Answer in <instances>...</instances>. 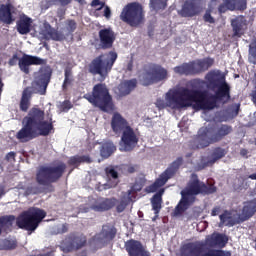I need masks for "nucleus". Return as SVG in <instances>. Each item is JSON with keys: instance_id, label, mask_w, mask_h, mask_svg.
Returning a JSON list of instances; mask_svg holds the SVG:
<instances>
[{"instance_id": "0eeeda50", "label": "nucleus", "mask_w": 256, "mask_h": 256, "mask_svg": "<svg viewBox=\"0 0 256 256\" xmlns=\"http://www.w3.org/2000/svg\"><path fill=\"white\" fill-rule=\"evenodd\" d=\"M229 133H231L229 126H222L217 134H215L213 129L201 128L198 132V147H208V145L219 141L221 137H225V135H229Z\"/></svg>"}, {"instance_id": "1a4fd4ad", "label": "nucleus", "mask_w": 256, "mask_h": 256, "mask_svg": "<svg viewBox=\"0 0 256 256\" xmlns=\"http://www.w3.org/2000/svg\"><path fill=\"white\" fill-rule=\"evenodd\" d=\"M167 70L161 66H152L139 75L141 85L148 86L167 79Z\"/></svg>"}, {"instance_id": "c756f323", "label": "nucleus", "mask_w": 256, "mask_h": 256, "mask_svg": "<svg viewBox=\"0 0 256 256\" xmlns=\"http://www.w3.org/2000/svg\"><path fill=\"white\" fill-rule=\"evenodd\" d=\"M136 85H137L136 80L122 82L118 87V89L120 91V95H129L131 93V91H133V89H135Z\"/></svg>"}, {"instance_id": "4c0bfd02", "label": "nucleus", "mask_w": 256, "mask_h": 256, "mask_svg": "<svg viewBox=\"0 0 256 256\" xmlns=\"http://www.w3.org/2000/svg\"><path fill=\"white\" fill-rule=\"evenodd\" d=\"M150 5L155 11L165 9L167 7V0H150Z\"/></svg>"}, {"instance_id": "f704fd0d", "label": "nucleus", "mask_w": 256, "mask_h": 256, "mask_svg": "<svg viewBox=\"0 0 256 256\" xmlns=\"http://www.w3.org/2000/svg\"><path fill=\"white\" fill-rule=\"evenodd\" d=\"M13 221H15V216L0 218V233L2 229H4V231H7V229L11 228L13 226Z\"/></svg>"}, {"instance_id": "052dcab7", "label": "nucleus", "mask_w": 256, "mask_h": 256, "mask_svg": "<svg viewBox=\"0 0 256 256\" xmlns=\"http://www.w3.org/2000/svg\"><path fill=\"white\" fill-rule=\"evenodd\" d=\"M250 179H255L256 180V173L250 175Z\"/></svg>"}, {"instance_id": "bf43d9fd", "label": "nucleus", "mask_w": 256, "mask_h": 256, "mask_svg": "<svg viewBox=\"0 0 256 256\" xmlns=\"http://www.w3.org/2000/svg\"><path fill=\"white\" fill-rule=\"evenodd\" d=\"M240 155H242V157H245V155H247V150H241Z\"/></svg>"}, {"instance_id": "aec40b11", "label": "nucleus", "mask_w": 256, "mask_h": 256, "mask_svg": "<svg viewBox=\"0 0 256 256\" xmlns=\"http://www.w3.org/2000/svg\"><path fill=\"white\" fill-rule=\"evenodd\" d=\"M256 212V199L244 203L242 212L239 215L240 221H247L249 217H253Z\"/></svg>"}, {"instance_id": "49530a36", "label": "nucleus", "mask_w": 256, "mask_h": 256, "mask_svg": "<svg viewBox=\"0 0 256 256\" xmlns=\"http://www.w3.org/2000/svg\"><path fill=\"white\" fill-rule=\"evenodd\" d=\"M225 156V150L223 149H217L214 153V157H216V159H221V157Z\"/></svg>"}, {"instance_id": "423d86ee", "label": "nucleus", "mask_w": 256, "mask_h": 256, "mask_svg": "<svg viewBox=\"0 0 256 256\" xmlns=\"http://www.w3.org/2000/svg\"><path fill=\"white\" fill-rule=\"evenodd\" d=\"M47 213L39 208H31L30 210L22 213L16 223L20 229L26 231H35L39 227V223L45 219Z\"/></svg>"}, {"instance_id": "69168bd1", "label": "nucleus", "mask_w": 256, "mask_h": 256, "mask_svg": "<svg viewBox=\"0 0 256 256\" xmlns=\"http://www.w3.org/2000/svg\"><path fill=\"white\" fill-rule=\"evenodd\" d=\"M42 256H51V253H48V254H45V255H42Z\"/></svg>"}, {"instance_id": "09e8293b", "label": "nucleus", "mask_w": 256, "mask_h": 256, "mask_svg": "<svg viewBox=\"0 0 256 256\" xmlns=\"http://www.w3.org/2000/svg\"><path fill=\"white\" fill-rule=\"evenodd\" d=\"M67 29L68 31H73L74 29H76L75 21L73 20L68 21Z\"/></svg>"}, {"instance_id": "a19ab883", "label": "nucleus", "mask_w": 256, "mask_h": 256, "mask_svg": "<svg viewBox=\"0 0 256 256\" xmlns=\"http://www.w3.org/2000/svg\"><path fill=\"white\" fill-rule=\"evenodd\" d=\"M16 245L15 239L4 240L0 244V249H15Z\"/></svg>"}, {"instance_id": "bb28decb", "label": "nucleus", "mask_w": 256, "mask_h": 256, "mask_svg": "<svg viewBox=\"0 0 256 256\" xmlns=\"http://www.w3.org/2000/svg\"><path fill=\"white\" fill-rule=\"evenodd\" d=\"M125 247L130 256H139L143 246L139 241L130 240L125 243Z\"/></svg>"}, {"instance_id": "79ce46f5", "label": "nucleus", "mask_w": 256, "mask_h": 256, "mask_svg": "<svg viewBox=\"0 0 256 256\" xmlns=\"http://www.w3.org/2000/svg\"><path fill=\"white\" fill-rule=\"evenodd\" d=\"M72 81H73V76L71 74V70H65V79H64L63 88L65 89L67 85H71Z\"/></svg>"}, {"instance_id": "de8ad7c7", "label": "nucleus", "mask_w": 256, "mask_h": 256, "mask_svg": "<svg viewBox=\"0 0 256 256\" xmlns=\"http://www.w3.org/2000/svg\"><path fill=\"white\" fill-rule=\"evenodd\" d=\"M142 188H143V185H141V184H135V185L132 187V190H131V191H128V193H130V197H131V193H133V191H141Z\"/></svg>"}, {"instance_id": "338daca9", "label": "nucleus", "mask_w": 256, "mask_h": 256, "mask_svg": "<svg viewBox=\"0 0 256 256\" xmlns=\"http://www.w3.org/2000/svg\"><path fill=\"white\" fill-rule=\"evenodd\" d=\"M128 69L131 70V63L128 65Z\"/></svg>"}, {"instance_id": "f257e3e1", "label": "nucleus", "mask_w": 256, "mask_h": 256, "mask_svg": "<svg viewBox=\"0 0 256 256\" xmlns=\"http://www.w3.org/2000/svg\"><path fill=\"white\" fill-rule=\"evenodd\" d=\"M206 81L208 89L214 91V97L205 98V95L195 88H173L165 94V100L158 99L156 101V107L158 109H167L169 107L175 110L192 107L193 109L207 111L214 109L217 106V101H221V103L229 101V85L225 82V77L221 76V72L208 73Z\"/></svg>"}, {"instance_id": "4be33fe9", "label": "nucleus", "mask_w": 256, "mask_h": 256, "mask_svg": "<svg viewBox=\"0 0 256 256\" xmlns=\"http://www.w3.org/2000/svg\"><path fill=\"white\" fill-rule=\"evenodd\" d=\"M171 175V169L166 170L164 173L160 175V177L152 184L150 187L147 188L148 193H155V191H159L160 187H163L169 180Z\"/></svg>"}, {"instance_id": "b1692460", "label": "nucleus", "mask_w": 256, "mask_h": 256, "mask_svg": "<svg viewBox=\"0 0 256 256\" xmlns=\"http://www.w3.org/2000/svg\"><path fill=\"white\" fill-rule=\"evenodd\" d=\"M11 9H13V6H11V4H5L0 6V21L2 23H6V25H11V23H13Z\"/></svg>"}, {"instance_id": "4468645a", "label": "nucleus", "mask_w": 256, "mask_h": 256, "mask_svg": "<svg viewBox=\"0 0 256 256\" xmlns=\"http://www.w3.org/2000/svg\"><path fill=\"white\" fill-rule=\"evenodd\" d=\"M38 37L39 39H52L53 41H63L65 39L61 32L55 31L47 22H44L40 26L38 30Z\"/></svg>"}, {"instance_id": "412c9836", "label": "nucleus", "mask_w": 256, "mask_h": 256, "mask_svg": "<svg viewBox=\"0 0 256 256\" xmlns=\"http://www.w3.org/2000/svg\"><path fill=\"white\" fill-rule=\"evenodd\" d=\"M232 29L236 37H241L247 29V20L243 16H238L232 20Z\"/></svg>"}, {"instance_id": "e433bc0d", "label": "nucleus", "mask_w": 256, "mask_h": 256, "mask_svg": "<svg viewBox=\"0 0 256 256\" xmlns=\"http://www.w3.org/2000/svg\"><path fill=\"white\" fill-rule=\"evenodd\" d=\"M79 163H91V158L88 156H74L70 159V165L77 167Z\"/></svg>"}, {"instance_id": "4d7b16f0", "label": "nucleus", "mask_w": 256, "mask_h": 256, "mask_svg": "<svg viewBox=\"0 0 256 256\" xmlns=\"http://www.w3.org/2000/svg\"><path fill=\"white\" fill-rule=\"evenodd\" d=\"M212 215H213V217H215L216 215H219V208H214L212 210Z\"/></svg>"}, {"instance_id": "680f3d73", "label": "nucleus", "mask_w": 256, "mask_h": 256, "mask_svg": "<svg viewBox=\"0 0 256 256\" xmlns=\"http://www.w3.org/2000/svg\"><path fill=\"white\" fill-rule=\"evenodd\" d=\"M1 89H3V83H1L0 81V93H1Z\"/></svg>"}, {"instance_id": "a211bd4d", "label": "nucleus", "mask_w": 256, "mask_h": 256, "mask_svg": "<svg viewBox=\"0 0 256 256\" xmlns=\"http://www.w3.org/2000/svg\"><path fill=\"white\" fill-rule=\"evenodd\" d=\"M115 205V199L109 200V199H92L90 200V207L94 211H107L111 209Z\"/></svg>"}, {"instance_id": "cd10ccee", "label": "nucleus", "mask_w": 256, "mask_h": 256, "mask_svg": "<svg viewBox=\"0 0 256 256\" xmlns=\"http://www.w3.org/2000/svg\"><path fill=\"white\" fill-rule=\"evenodd\" d=\"M197 13H199V8H197L195 4L189 3V0H187L180 12V15H182V17H193L194 15H197Z\"/></svg>"}, {"instance_id": "f3484780", "label": "nucleus", "mask_w": 256, "mask_h": 256, "mask_svg": "<svg viewBox=\"0 0 256 256\" xmlns=\"http://www.w3.org/2000/svg\"><path fill=\"white\" fill-rule=\"evenodd\" d=\"M100 43L104 49H109L113 47V42L115 41V33L110 28H105L99 32Z\"/></svg>"}, {"instance_id": "58836bf2", "label": "nucleus", "mask_w": 256, "mask_h": 256, "mask_svg": "<svg viewBox=\"0 0 256 256\" xmlns=\"http://www.w3.org/2000/svg\"><path fill=\"white\" fill-rule=\"evenodd\" d=\"M249 61L256 64V39L250 44L249 48Z\"/></svg>"}, {"instance_id": "13d9d810", "label": "nucleus", "mask_w": 256, "mask_h": 256, "mask_svg": "<svg viewBox=\"0 0 256 256\" xmlns=\"http://www.w3.org/2000/svg\"><path fill=\"white\" fill-rule=\"evenodd\" d=\"M65 231H67V226L62 225V230H60L59 233H65Z\"/></svg>"}, {"instance_id": "2eb2a0df", "label": "nucleus", "mask_w": 256, "mask_h": 256, "mask_svg": "<svg viewBox=\"0 0 256 256\" xmlns=\"http://www.w3.org/2000/svg\"><path fill=\"white\" fill-rule=\"evenodd\" d=\"M129 122L121 114L114 113L111 119V129L116 135H121L126 129H129Z\"/></svg>"}, {"instance_id": "f8f14e48", "label": "nucleus", "mask_w": 256, "mask_h": 256, "mask_svg": "<svg viewBox=\"0 0 256 256\" xmlns=\"http://www.w3.org/2000/svg\"><path fill=\"white\" fill-rule=\"evenodd\" d=\"M139 143V136L137 132L133 128H126L124 132H122L121 140L119 142L120 151H132L137 147Z\"/></svg>"}, {"instance_id": "9b49d317", "label": "nucleus", "mask_w": 256, "mask_h": 256, "mask_svg": "<svg viewBox=\"0 0 256 256\" xmlns=\"http://www.w3.org/2000/svg\"><path fill=\"white\" fill-rule=\"evenodd\" d=\"M213 65V59L206 58L204 60H197L191 64H182L181 66H177L174 68L175 73L178 75H189L194 71H205V69H209Z\"/></svg>"}, {"instance_id": "c03bdc74", "label": "nucleus", "mask_w": 256, "mask_h": 256, "mask_svg": "<svg viewBox=\"0 0 256 256\" xmlns=\"http://www.w3.org/2000/svg\"><path fill=\"white\" fill-rule=\"evenodd\" d=\"M236 9L239 11L247 9V2L245 0H236Z\"/></svg>"}, {"instance_id": "603ef678", "label": "nucleus", "mask_w": 256, "mask_h": 256, "mask_svg": "<svg viewBox=\"0 0 256 256\" xmlns=\"http://www.w3.org/2000/svg\"><path fill=\"white\" fill-rule=\"evenodd\" d=\"M71 109V102H64L63 111H69Z\"/></svg>"}, {"instance_id": "393cba45", "label": "nucleus", "mask_w": 256, "mask_h": 256, "mask_svg": "<svg viewBox=\"0 0 256 256\" xmlns=\"http://www.w3.org/2000/svg\"><path fill=\"white\" fill-rule=\"evenodd\" d=\"M231 256V252L229 251H223V250H199L194 249L192 252H190V256Z\"/></svg>"}, {"instance_id": "c9c22d12", "label": "nucleus", "mask_w": 256, "mask_h": 256, "mask_svg": "<svg viewBox=\"0 0 256 256\" xmlns=\"http://www.w3.org/2000/svg\"><path fill=\"white\" fill-rule=\"evenodd\" d=\"M131 201H133V198L131 196V192H129L126 195L123 196L122 202H120L117 205V212L118 213H123V211H125V208L127 207V204L131 203Z\"/></svg>"}, {"instance_id": "5fc2aeb1", "label": "nucleus", "mask_w": 256, "mask_h": 256, "mask_svg": "<svg viewBox=\"0 0 256 256\" xmlns=\"http://www.w3.org/2000/svg\"><path fill=\"white\" fill-rule=\"evenodd\" d=\"M182 163L181 159L176 160L173 164L172 167H174V169H177V167L180 166V164Z\"/></svg>"}, {"instance_id": "a18cd8bd", "label": "nucleus", "mask_w": 256, "mask_h": 256, "mask_svg": "<svg viewBox=\"0 0 256 256\" xmlns=\"http://www.w3.org/2000/svg\"><path fill=\"white\" fill-rule=\"evenodd\" d=\"M92 7L96 9V11H100V9H103V2H100L99 0L92 1Z\"/></svg>"}, {"instance_id": "dca6fc26", "label": "nucleus", "mask_w": 256, "mask_h": 256, "mask_svg": "<svg viewBox=\"0 0 256 256\" xmlns=\"http://www.w3.org/2000/svg\"><path fill=\"white\" fill-rule=\"evenodd\" d=\"M43 63H45V60L37 56L24 55L19 59V67L24 73H29L30 65H43Z\"/></svg>"}, {"instance_id": "864d4df0", "label": "nucleus", "mask_w": 256, "mask_h": 256, "mask_svg": "<svg viewBox=\"0 0 256 256\" xmlns=\"http://www.w3.org/2000/svg\"><path fill=\"white\" fill-rule=\"evenodd\" d=\"M9 65H17V56H13L12 59H10Z\"/></svg>"}, {"instance_id": "39448f33", "label": "nucleus", "mask_w": 256, "mask_h": 256, "mask_svg": "<svg viewBox=\"0 0 256 256\" xmlns=\"http://www.w3.org/2000/svg\"><path fill=\"white\" fill-rule=\"evenodd\" d=\"M115 61H117L116 52L100 55L91 62L89 71L93 73V75H100L101 79H105V77L109 75V71L113 69Z\"/></svg>"}, {"instance_id": "f03ea898", "label": "nucleus", "mask_w": 256, "mask_h": 256, "mask_svg": "<svg viewBox=\"0 0 256 256\" xmlns=\"http://www.w3.org/2000/svg\"><path fill=\"white\" fill-rule=\"evenodd\" d=\"M45 112L39 108H32L22 120V129L17 133V139L22 142L31 141L39 135H49L53 124L51 120L44 121Z\"/></svg>"}, {"instance_id": "ddd939ff", "label": "nucleus", "mask_w": 256, "mask_h": 256, "mask_svg": "<svg viewBox=\"0 0 256 256\" xmlns=\"http://www.w3.org/2000/svg\"><path fill=\"white\" fill-rule=\"evenodd\" d=\"M49 79H51V68L46 67L40 70L39 74L36 76V81L33 83L34 89L40 95H45L47 85H49Z\"/></svg>"}, {"instance_id": "6ab92c4d", "label": "nucleus", "mask_w": 256, "mask_h": 256, "mask_svg": "<svg viewBox=\"0 0 256 256\" xmlns=\"http://www.w3.org/2000/svg\"><path fill=\"white\" fill-rule=\"evenodd\" d=\"M229 239L223 234L214 233L206 238V247H225Z\"/></svg>"}, {"instance_id": "2f4dec72", "label": "nucleus", "mask_w": 256, "mask_h": 256, "mask_svg": "<svg viewBox=\"0 0 256 256\" xmlns=\"http://www.w3.org/2000/svg\"><path fill=\"white\" fill-rule=\"evenodd\" d=\"M31 99V88L24 90L22 94V99L20 102L21 111H27L29 109V100Z\"/></svg>"}, {"instance_id": "9d476101", "label": "nucleus", "mask_w": 256, "mask_h": 256, "mask_svg": "<svg viewBox=\"0 0 256 256\" xmlns=\"http://www.w3.org/2000/svg\"><path fill=\"white\" fill-rule=\"evenodd\" d=\"M63 171H65V164L60 163L54 167H43L40 168L37 173V181L38 183H53V181H57L59 177L63 175Z\"/></svg>"}, {"instance_id": "3c124183", "label": "nucleus", "mask_w": 256, "mask_h": 256, "mask_svg": "<svg viewBox=\"0 0 256 256\" xmlns=\"http://www.w3.org/2000/svg\"><path fill=\"white\" fill-rule=\"evenodd\" d=\"M104 16L106 17V19H109V17H111V9H109V7H105L104 8Z\"/></svg>"}, {"instance_id": "e2e57ef3", "label": "nucleus", "mask_w": 256, "mask_h": 256, "mask_svg": "<svg viewBox=\"0 0 256 256\" xmlns=\"http://www.w3.org/2000/svg\"><path fill=\"white\" fill-rule=\"evenodd\" d=\"M3 195V189L0 188V197Z\"/></svg>"}, {"instance_id": "37998d69", "label": "nucleus", "mask_w": 256, "mask_h": 256, "mask_svg": "<svg viewBox=\"0 0 256 256\" xmlns=\"http://www.w3.org/2000/svg\"><path fill=\"white\" fill-rule=\"evenodd\" d=\"M101 237H104V238H101L100 241L104 242V243H107V241H111V239H113L115 237V233L113 232H108L105 234V232H103L101 234Z\"/></svg>"}, {"instance_id": "20e7f679", "label": "nucleus", "mask_w": 256, "mask_h": 256, "mask_svg": "<svg viewBox=\"0 0 256 256\" xmlns=\"http://www.w3.org/2000/svg\"><path fill=\"white\" fill-rule=\"evenodd\" d=\"M84 99H87L91 105L98 107L101 111L105 113H113L115 111V106L111 100V95L105 84L95 85L93 88L92 95L85 94Z\"/></svg>"}, {"instance_id": "6e6552de", "label": "nucleus", "mask_w": 256, "mask_h": 256, "mask_svg": "<svg viewBox=\"0 0 256 256\" xmlns=\"http://www.w3.org/2000/svg\"><path fill=\"white\" fill-rule=\"evenodd\" d=\"M120 19L131 27H137L143 21V7L139 3L128 4L123 9Z\"/></svg>"}, {"instance_id": "473e14b6", "label": "nucleus", "mask_w": 256, "mask_h": 256, "mask_svg": "<svg viewBox=\"0 0 256 256\" xmlns=\"http://www.w3.org/2000/svg\"><path fill=\"white\" fill-rule=\"evenodd\" d=\"M114 151H115V145L113 144V142H106L102 145V148L100 150V155L105 158L111 157Z\"/></svg>"}, {"instance_id": "7ed1b4c3", "label": "nucleus", "mask_w": 256, "mask_h": 256, "mask_svg": "<svg viewBox=\"0 0 256 256\" xmlns=\"http://www.w3.org/2000/svg\"><path fill=\"white\" fill-rule=\"evenodd\" d=\"M199 193H215V188L207 191V186L203 182H199L197 175L193 174L188 186L181 192L182 199L174 210V216L179 217L181 213L187 211L189 205L195 201V195H199Z\"/></svg>"}, {"instance_id": "a878e982", "label": "nucleus", "mask_w": 256, "mask_h": 256, "mask_svg": "<svg viewBox=\"0 0 256 256\" xmlns=\"http://www.w3.org/2000/svg\"><path fill=\"white\" fill-rule=\"evenodd\" d=\"M31 23H33L31 18L27 16L20 17V20L17 23V30L20 35H27V33L31 31Z\"/></svg>"}, {"instance_id": "72a5a7b5", "label": "nucleus", "mask_w": 256, "mask_h": 256, "mask_svg": "<svg viewBox=\"0 0 256 256\" xmlns=\"http://www.w3.org/2000/svg\"><path fill=\"white\" fill-rule=\"evenodd\" d=\"M237 9V0H223V4L219 7L220 13L225 11H235Z\"/></svg>"}, {"instance_id": "c85d7f7f", "label": "nucleus", "mask_w": 256, "mask_h": 256, "mask_svg": "<svg viewBox=\"0 0 256 256\" xmlns=\"http://www.w3.org/2000/svg\"><path fill=\"white\" fill-rule=\"evenodd\" d=\"M107 176L109 181L106 184H102V189H111V187H117V183H119V175L117 174V172L111 169L109 170Z\"/></svg>"}, {"instance_id": "0e129e2a", "label": "nucleus", "mask_w": 256, "mask_h": 256, "mask_svg": "<svg viewBox=\"0 0 256 256\" xmlns=\"http://www.w3.org/2000/svg\"><path fill=\"white\" fill-rule=\"evenodd\" d=\"M134 170V168L129 169L130 173H133Z\"/></svg>"}, {"instance_id": "7c9ffc66", "label": "nucleus", "mask_w": 256, "mask_h": 256, "mask_svg": "<svg viewBox=\"0 0 256 256\" xmlns=\"http://www.w3.org/2000/svg\"><path fill=\"white\" fill-rule=\"evenodd\" d=\"M163 193H165V190L160 189L159 192L156 195H154V197L151 200V204L155 211L156 217L157 215H159V211H161V203H162L161 196L163 195Z\"/></svg>"}, {"instance_id": "774afa93", "label": "nucleus", "mask_w": 256, "mask_h": 256, "mask_svg": "<svg viewBox=\"0 0 256 256\" xmlns=\"http://www.w3.org/2000/svg\"><path fill=\"white\" fill-rule=\"evenodd\" d=\"M79 3H81V1H83V0H77Z\"/></svg>"}, {"instance_id": "8fccbe9b", "label": "nucleus", "mask_w": 256, "mask_h": 256, "mask_svg": "<svg viewBox=\"0 0 256 256\" xmlns=\"http://www.w3.org/2000/svg\"><path fill=\"white\" fill-rule=\"evenodd\" d=\"M6 159H7V161H10V162L15 161V153L14 152L8 153L6 155Z\"/></svg>"}, {"instance_id": "ea45409f", "label": "nucleus", "mask_w": 256, "mask_h": 256, "mask_svg": "<svg viewBox=\"0 0 256 256\" xmlns=\"http://www.w3.org/2000/svg\"><path fill=\"white\" fill-rule=\"evenodd\" d=\"M215 1L217 0L211 1L210 8L204 14V21L206 23H215V18H213V16L211 15V9H213V6L215 5Z\"/></svg>"}, {"instance_id": "6e6d98bb", "label": "nucleus", "mask_w": 256, "mask_h": 256, "mask_svg": "<svg viewBox=\"0 0 256 256\" xmlns=\"http://www.w3.org/2000/svg\"><path fill=\"white\" fill-rule=\"evenodd\" d=\"M139 255H141V256H150L149 252L143 250V248H141V252L139 253Z\"/></svg>"}, {"instance_id": "5701e85b", "label": "nucleus", "mask_w": 256, "mask_h": 256, "mask_svg": "<svg viewBox=\"0 0 256 256\" xmlns=\"http://www.w3.org/2000/svg\"><path fill=\"white\" fill-rule=\"evenodd\" d=\"M241 219H239V214L233 212H225L220 215V225L233 226L235 223H239Z\"/></svg>"}]
</instances>
